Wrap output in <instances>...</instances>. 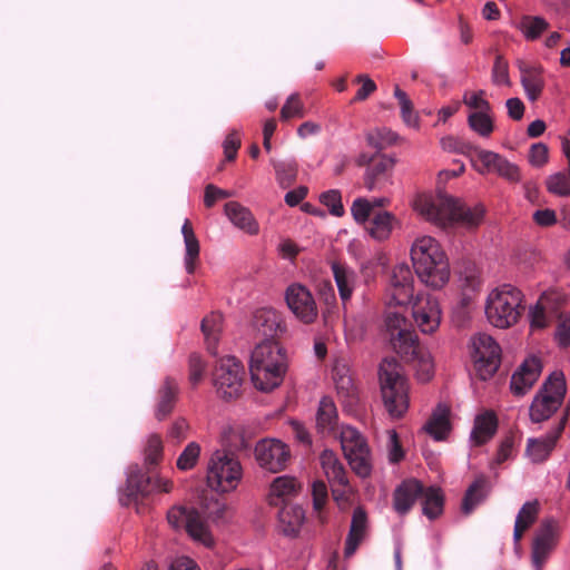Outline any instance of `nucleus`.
Returning a JSON list of instances; mask_svg holds the SVG:
<instances>
[{
	"label": "nucleus",
	"mask_w": 570,
	"mask_h": 570,
	"mask_svg": "<svg viewBox=\"0 0 570 570\" xmlns=\"http://www.w3.org/2000/svg\"><path fill=\"white\" fill-rule=\"evenodd\" d=\"M410 261L419 281L426 287L440 291L451 279L449 256L439 239L419 234L410 245Z\"/></svg>",
	"instance_id": "f257e3e1"
},
{
	"label": "nucleus",
	"mask_w": 570,
	"mask_h": 570,
	"mask_svg": "<svg viewBox=\"0 0 570 570\" xmlns=\"http://www.w3.org/2000/svg\"><path fill=\"white\" fill-rule=\"evenodd\" d=\"M287 371V356L276 341L266 340L257 344L250 354L249 373L254 386L262 392L278 387Z\"/></svg>",
	"instance_id": "f03ea898"
},
{
	"label": "nucleus",
	"mask_w": 570,
	"mask_h": 570,
	"mask_svg": "<svg viewBox=\"0 0 570 570\" xmlns=\"http://www.w3.org/2000/svg\"><path fill=\"white\" fill-rule=\"evenodd\" d=\"M525 312V294L512 283L491 288L484 299L488 323L498 330H509L520 323Z\"/></svg>",
	"instance_id": "7ed1b4c3"
},
{
	"label": "nucleus",
	"mask_w": 570,
	"mask_h": 570,
	"mask_svg": "<svg viewBox=\"0 0 570 570\" xmlns=\"http://www.w3.org/2000/svg\"><path fill=\"white\" fill-rule=\"evenodd\" d=\"M383 405L392 419L403 417L410 407V385L394 358L382 361L379 370Z\"/></svg>",
	"instance_id": "20e7f679"
},
{
	"label": "nucleus",
	"mask_w": 570,
	"mask_h": 570,
	"mask_svg": "<svg viewBox=\"0 0 570 570\" xmlns=\"http://www.w3.org/2000/svg\"><path fill=\"white\" fill-rule=\"evenodd\" d=\"M243 479L239 460L223 450L215 451L207 464L206 481L218 493H229L237 489Z\"/></svg>",
	"instance_id": "39448f33"
},
{
	"label": "nucleus",
	"mask_w": 570,
	"mask_h": 570,
	"mask_svg": "<svg viewBox=\"0 0 570 570\" xmlns=\"http://www.w3.org/2000/svg\"><path fill=\"white\" fill-rule=\"evenodd\" d=\"M566 393L567 382L563 372H552L532 400L530 405L531 421L540 423L550 419L561 406Z\"/></svg>",
	"instance_id": "423d86ee"
},
{
	"label": "nucleus",
	"mask_w": 570,
	"mask_h": 570,
	"mask_svg": "<svg viewBox=\"0 0 570 570\" xmlns=\"http://www.w3.org/2000/svg\"><path fill=\"white\" fill-rule=\"evenodd\" d=\"M245 368L235 356L220 358L212 372V384L218 399L233 401L243 393Z\"/></svg>",
	"instance_id": "0eeeda50"
},
{
	"label": "nucleus",
	"mask_w": 570,
	"mask_h": 570,
	"mask_svg": "<svg viewBox=\"0 0 570 570\" xmlns=\"http://www.w3.org/2000/svg\"><path fill=\"white\" fill-rule=\"evenodd\" d=\"M340 441L351 469L361 478L372 472V455L366 438L351 425H342Z\"/></svg>",
	"instance_id": "6e6552de"
},
{
	"label": "nucleus",
	"mask_w": 570,
	"mask_h": 570,
	"mask_svg": "<svg viewBox=\"0 0 570 570\" xmlns=\"http://www.w3.org/2000/svg\"><path fill=\"white\" fill-rule=\"evenodd\" d=\"M415 297V281L411 267L406 263L395 265L385 288V306L403 308L405 312Z\"/></svg>",
	"instance_id": "1a4fd4ad"
},
{
	"label": "nucleus",
	"mask_w": 570,
	"mask_h": 570,
	"mask_svg": "<svg viewBox=\"0 0 570 570\" xmlns=\"http://www.w3.org/2000/svg\"><path fill=\"white\" fill-rule=\"evenodd\" d=\"M471 357L476 375L488 380L500 366L501 348L492 336L479 334L472 340Z\"/></svg>",
	"instance_id": "9d476101"
},
{
	"label": "nucleus",
	"mask_w": 570,
	"mask_h": 570,
	"mask_svg": "<svg viewBox=\"0 0 570 570\" xmlns=\"http://www.w3.org/2000/svg\"><path fill=\"white\" fill-rule=\"evenodd\" d=\"M450 200L451 195L446 193H419L413 197L411 207L424 220L444 228Z\"/></svg>",
	"instance_id": "9b49d317"
},
{
	"label": "nucleus",
	"mask_w": 570,
	"mask_h": 570,
	"mask_svg": "<svg viewBox=\"0 0 570 570\" xmlns=\"http://www.w3.org/2000/svg\"><path fill=\"white\" fill-rule=\"evenodd\" d=\"M485 214L487 208L482 203L468 204L451 195L449 214L443 229L463 227L474 230L482 225Z\"/></svg>",
	"instance_id": "f8f14e48"
},
{
	"label": "nucleus",
	"mask_w": 570,
	"mask_h": 570,
	"mask_svg": "<svg viewBox=\"0 0 570 570\" xmlns=\"http://www.w3.org/2000/svg\"><path fill=\"white\" fill-rule=\"evenodd\" d=\"M257 464L265 471L278 473L291 460L289 446L278 439L259 440L254 448Z\"/></svg>",
	"instance_id": "ddd939ff"
},
{
	"label": "nucleus",
	"mask_w": 570,
	"mask_h": 570,
	"mask_svg": "<svg viewBox=\"0 0 570 570\" xmlns=\"http://www.w3.org/2000/svg\"><path fill=\"white\" fill-rule=\"evenodd\" d=\"M412 317L422 334L435 333L442 321V308L439 299L428 293L420 292L411 304Z\"/></svg>",
	"instance_id": "4468645a"
},
{
	"label": "nucleus",
	"mask_w": 570,
	"mask_h": 570,
	"mask_svg": "<svg viewBox=\"0 0 570 570\" xmlns=\"http://www.w3.org/2000/svg\"><path fill=\"white\" fill-rule=\"evenodd\" d=\"M285 301L294 316L304 324H313L318 317V307L312 292L299 283H293L285 291Z\"/></svg>",
	"instance_id": "2eb2a0df"
},
{
	"label": "nucleus",
	"mask_w": 570,
	"mask_h": 570,
	"mask_svg": "<svg viewBox=\"0 0 570 570\" xmlns=\"http://www.w3.org/2000/svg\"><path fill=\"white\" fill-rule=\"evenodd\" d=\"M384 324L396 353L404 351L405 347H411V344L419 340L416 333L407 328V318L404 312L385 306Z\"/></svg>",
	"instance_id": "dca6fc26"
},
{
	"label": "nucleus",
	"mask_w": 570,
	"mask_h": 570,
	"mask_svg": "<svg viewBox=\"0 0 570 570\" xmlns=\"http://www.w3.org/2000/svg\"><path fill=\"white\" fill-rule=\"evenodd\" d=\"M475 153L481 166L474 165V167L480 174L495 173L510 183H519L521 180L520 168L500 154L476 148Z\"/></svg>",
	"instance_id": "f3484780"
},
{
	"label": "nucleus",
	"mask_w": 570,
	"mask_h": 570,
	"mask_svg": "<svg viewBox=\"0 0 570 570\" xmlns=\"http://www.w3.org/2000/svg\"><path fill=\"white\" fill-rule=\"evenodd\" d=\"M567 421L568 413H564L544 436L528 440L527 455L532 462L541 463L549 458L566 428Z\"/></svg>",
	"instance_id": "a211bd4d"
},
{
	"label": "nucleus",
	"mask_w": 570,
	"mask_h": 570,
	"mask_svg": "<svg viewBox=\"0 0 570 570\" xmlns=\"http://www.w3.org/2000/svg\"><path fill=\"white\" fill-rule=\"evenodd\" d=\"M560 294L556 291L543 292L537 302L529 306L528 320L532 331L543 330L550 324V313H552L560 302Z\"/></svg>",
	"instance_id": "6ab92c4d"
},
{
	"label": "nucleus",
	"mask_w": 570,
	"mask_h": 570,
	"mask_svg": "<svg viewBox=\"0 0 570 570\" xmlns=\"http://www.w3.org/2000/svg\"><path fill=\"white\" fill-rule=\"evenodd\" d=\"M541 371L542 364L539 357L530 356L525 358L511 377V392L517 396L524 395L538 381Z\"/></svg>",
	"instance_id": "aec40b11"
},
{
	"label": "nucleus",
	"mask_w": 570,
	"mask_h": 570,
	"mask_svg": "<svg viewBox=\"0 0 570 570\" xmlns=\"http://www.w3.org/2000/svg\"><path fill=\"white\" fill-rule=\"evenodd\" d=\"M402 357L411 361L415 367L416 379L421 382H429L434 376V361L430 351L420 344L416 340L411 347H405L399 352Z\"/></svg>",
	"instance_id": "412c9836"
},
{
	"label": "nucleus",
	"mask_w": 570,
	"mask_h": 570,
	"mask_svg": "<svg viewBox=\"0 0 570 570\" xmlns=\"http://www.w3.org/2000/svg\"><path fill=\"white\" fill-rule=\"evenodd\" d=\"M127 481L129 488L141 495L170 493L174 489V482L170 479L163 475L148 476L139 471L131 472Z\"/></svg>",
	"instance_id": "4be33fe9"
},
{
	"label": "nucleus",
	"mask_w": 570,
	"mask_h": 570,
	"mask_svg": "<svg viewBox=\"0 0 570 570\" xmlns=\"http://www.w3.org/2000/svg\"><path fill=\"white\" fill-rule=\"evenodd\" d=\"M302 490V483L292 475L275 478L268 488L267 502L269 505L281 507L296 497Z\"/></svg>",
	"instance_id": "5701e85b"
},
{
	"label": "nucleus",
	"mask_w": 570,
	"mask_h": 570,
	"mask_svg": "<svg viewBox=\"0 0 570 570\" xmlns=\"http://www.w3.org/2000/svg\"><path fill=\"white\" fill-rule=\"evenodd\" d=\"M333 380L342 405L352 410L358 403V390L345 366H335Z\"/></svg>",
	"instance_id": "b1692460"
},
{
	"label": "nucleus",
	"mask_w": 570,
	"mask_h": 570,
	"mask_svg": "<svg viewBox=\"0 0 570 570\" xmlns=\"http://www.w3.org/2000/svg\"><path fill=\"white\" fill-rule=\"evenodd\" d=\"M423 493V484L410 479L403 481L394 491L393 508L400 514H406L414 505L416 499Z\"/></svg>",
	"instance_id": "393cba45"
},
{
	"label": "nucleus",
	"mask_w": 570,
	"mask_h": 570,
	"mask_svg": "<svg viewBox=\"0 0 570 570\" xmlns=\"http://www.w3.org/2000/svg\"><path fill=\"white\" fill-rule=\"evenodd\" d=\"M179 385L176 379L167 376L158 390V401L155 407V417L164 421L171 414L178 400Z\"/></svg>",
	"instance_id": "a878e982"
},
{
	"label": "nucleus",
	"mask_w": 570,
	"mask_h": 570,
	"mask_svg": "<svg viewBox=\"0 0 570 570\" xmlns=\"http://www.w3.org/2000/svg\"><path fill=\"white\" fill-rule=\"evenodd\" d=\"M394 160L392 158L380 157L365 173L364 184L367 190L383 189L391 184Z\"/></svg>",
	"instance_id": "bb28decb"
},
{
	"label": "nucleus",
	"mask_w": 570,
	"mask_h": 570,
	"mask_svg": "<svg viewBox=\"0 0 570 570\" xmlns=\"http://www.w3.org/2000/svg\"><path fill=\"white\" fill-rule=\"evenodd\" d=\"M498 430V417L493 411H483L474 419L470 442L473 446H480L489 442Z\"/></svg>",
	"instance_id": "cd10ccee"
},
{
	"label": "nucleus",
	"mask_w": 570,
	"mask_h": 570,
	"mask_svg": "<svg viewBox=\"0 0 570 570\" xmlns=\"http://www.w3.org/2000/svg\"><path fill=\"white\" fill-rule=\"evenodd\" d=\"M225 215L230 223L248 235H257L259 225L252 212L237 202H228L225 204Z\"/></svg>",
	"instance_id": "c85d7f7f"
},
{
	"label": "nucleus",
	"mask_w": 570,
	"mask_h": 570,
	"mask_svg": "<svg viewBox=\"0 0 570 570\" xmlns=\"http://www.w3.org/2000/svg\"><path fill=\"white\" fill-rule=\"evenodd\" d=\"M561 150L567 159V169L557 171L546 179L547 190L559 197L570 196V142L568 140L561 141Z\"/></svg>",
	"instance_id": "c756f323"
},
{
	"label": "nucleus",
	"mask_w": 570,
	"mask_h": 570,
	"mask_svg": "<svg viewBox=\"0 0 570 570\" xmlns=\"http://www.w3.org/2000/svg\"><path fill=\"white\" fill-rule=\"evenodd\" d=\"M331 268L338 289L340 298L345 306L352 298L356 287V273L353 268L340 262H333Z\"/></svg>",
	"instance_id": "7c9ffc66"
},
{
	"label": "nucleus",
	"mask_w": 570,
	"mask_h": 570,
	"mask_svg": "<svg viewBox=\"0 0 570 570\" xmlns=\"http://www.w3.org/2000/svg\"><path fill=\"white\" fill-rule=\"evenodd\" d=\"M367 530V515L362 507H357L352 515L351 527L345 541L344 554L351 557L365 538Z\"/></svg>",
	"instance_id": "2f4dec72"
},
{
	"label": "nucleus",
	"mask_w": 570,
	"mask_h": 570,
	"mask_svg": "<svg viewBox=\"0 0 570 570\" xmlns=\"http://www.w3.org/2000/svg\"><path fill=\"white\" fill-rule=\"evenodd\" d=\"M557 543V538L550 524L544 525L537 534L532 546V561L535 570H542L543 563Z\"/></svg>",
	"instance_id": "473e14b6"
},
{
	"label": "nucleus",
	"mask_w": 570,
	"mask_h": 570,
	"mask_svg": "<svg viewBox=\"0 0 570 570\" xmlns=\"http://www.w3.org/2000/svg\"><path fill=\"white\" fill-rule=\"evenodd\" d=\"M181 234L185 244V269L188 274H194L199 262L200 245L189 219H185L181 226Z\"/></svg>",
	"instance_id": "72a5a7b5"
},
{
	"label": "nucleus",
	"mask_w": 570,
	"mask_h": 570,
	"mask_svg": "<svg viewBox=\"0 0 570 570\" xmlns=\"http://www.w3.org/2000/svg\"><path fill=\"white\" fill-rule=\"evenodd\" d=\"M394 214L387 210H381L373 215L366 224V233L375 240H386L390 238L396 224Z\"/></svg>",
	"instance_id": "f704fd0d"
},
{
	"label": "nucleus",
	"mask_w": 570,
	"mask_h": 570,
	"mask_svg": "<svg viewBox=\"0 0 570 570\" xmlns=\"http://www.w3.org/2000/svg\"><path fill=\"white\" fill-rule=\"evenodd\" d=\"M338 415L334 401L324 396L321 399L316 413V428L324 435L332 434L337 426Z\"/></svg>",
	"instance_id": "c9c22d12"
},
{
	"label": "nucleus",
	"mask_w": 570,
	"mask_h": 570,
	"mask_svg": "<svg viewBox=\"0 0 570 570\" xmlns=\"http://www.w3.org/2000/svg\"><path fill=\"white\" fill-rule=\"evenodd\" d=\"M450 409L439 404L426 422L424 430L436 441L444 440L450 432Z\"/></svg>",
	"instance_id": "e433bc0d"
},
{
	"label": "nucleus",
	"mask_w": 570,
	"mask_h": 570,
	"mask_svg": "<svg viewBox=\"0 0 570 570\" xmlns=\"http://www.w3.org/2000/svg\"><path fill=\"white\" fill-rule=\"evenodd\" d=\"M320 462L330 484H343L347 479L343 463L332 450H324L320 455Z\"/></svg>",
	"instance_id": "4c0bfd02"
},
{
	"label": "nucleus",
	"mask_w": 570,
	"mask_h": 570,
	"mask_svg": "<svg viewBox=\"0 0 570 570\" xmlns=\"http://www.w3.org/2000/svg\"><path fill=\"white\" fill-rule=\"evenodd\" d=\"M189 515H190L189 520H188L187 525L185 528L187 533H188V535L195 542H198V543L203 544L206 548L214 547L215 539H214V537H213V534H212L207 523L205 522V520L200 515V513L197 510H195Z\"/></svg>",
	"instance_id": "58836bf2"
},
{
	"label": "nucleus",
	"mask_w": 570,
	"mask_h": 570,
	"mask_svg": "<svg viewBox=\"0 0 570 570\" xmlns=\"http://www.w3.org/2000/svg\"><path fill=\"white\" fill-rule=\"evenodd\" d=\"M517 28L527 41H535L549 30L550 23L543 17L527 14L520 18Z\"/></svg>",
	"instance_id": "ea45409f"
},
{
	"label": "nucleus",
	"mask_w": 570,
	"mask_h": 570,
	"mask_svg": "<svg viewBox=\"0 0 570 570\" xmlns=\"http://www.w3.org/2000/svg\"><path fill=\"white\" fill-rule=\"evenodd\" d=\"M539 514V502L537 500L525 502L520 509L514 523L513 539L520 541L523 533L535 522Z\"/></svg>",
	"instance_id": "a19ab883"
},
{
	"label": "nucleus",
	"mask_w": 570,
	"mask_h": 570,
	"mask_svg": "<svg viewBox=\"0 0 570 570\" xmlns=\"http://www.w3.org/2000/svg\"><path fill=\"white\" fill-rule=\"evenodd\" d=\"M466 122L469 128L483 139H489L495 129L492 109L484 112H469Z\"/></svg>",
	"instance_id": "79ce46f5"
},
{
	"label": "nucleus",
	"mask_w": 570,
	"mask_h": 570,
	"mask_svg": "<svg viewBox=\"0 0 570 570\" xmlns=\"http://www.w3.org/2000/svg\"><path fill=\"white\" fill-rule=\"evenodd\" d=\"M223 316L219 313H210L202 321V331L205 336L207 350L212 354L217 353V344L222 331Z\"/></svg>",
	"instance_id": "37998d69"
},
{
	"label": "nucleus",
	"mask_w": 570,
	"mask_h": 570,
	"mask_svg": "<svg viewBox=\"0 0 570 570\" xmlns=\"http://www.w3.org/2000/svg\"><path fill=\"white\" fill-rule=\"evenodd\" d=\"M282 530L286 535H295L304 521V512L299 507H285L278 513Z\"/></svg>",
	"instance_id": "c03bdc74"
},
{
	"label": "nucleus",
	"mask_w": 570,
	"mask_h": 570,
	"mask_svg": "<svg viewBox=\"0 0 570 570\" xmlns=\"http://www.w3.org/2000/svg\"><path fill=\"white\" fill-rule=\"evenodd\" d=\"M423 513L431 520L436 519L443 511L444 497L440 488L431 487L423 490Z\"/></svg>",
	"instance_id": "a18cd8bd"
},
{
	"label": "nucleus",
	"mask_w": 570,
	"mask_h": 570,
	"mask_svg": "<svg viewBox=\"0 0 570 570\" xmlns=\"http://www.w3.org/2000/svg\"><path fill=\"white\" fill-rule=\"evenodd\" d=\"M394 96L399 100L403 122L407 127L419 130L420 117L419 114L414 111L413 104L407 97L406 92L396 86L394 89Z\"/></svg>",
	"instance_id": "49530a36"
},
{
	"label": "nucleus",
	"mask_w": 570,
	"mask_h": 570,
	"mask_svg": "<svg viewBox=\"0 0 570 570\" xmlns=\"http://www.w3.org/2000/svg\"><path fill=\"white\" fill-rule=\"evenodd\" d=\"M365 137L368 146L379 150L395 145L400 140L396 132L385 127L371 129Z\"/></svg>",
	"instance_id": "de8ad7c7"
},
{
	"label": "nucleus",
	"mask_w": 570,
	"mask_h": 570,
	"mask_svg": "<svg viewBox=\"0 0 570 570\" xmlns=\"http://www.w3.org/2000/svg\"><path fill=\"white\" fill-rule=\"evenodd\" d=\"M164 454L163 439L159 434L151 433L147 436L142 455L145 464H157L161 461Z\"/></svg>",
	"instance_id": "09e8293b"
},
{
	"label": "nucleus",
	"mask_w": 570,
	"mask_h": 570,
	"mask_svg": "<svg viewBox=\"0 0 570 570\" xmlns=\"http://www.w3.org/2000/svg\"><path fill=\"white\" fill-rule=\"evenodd\" d=\"M485 482L482 479L475 480L466 490L462 510L465 514H469L482 500L485 498Z\"/></svg>",
	"instance_id": "8fccbe9b"
},
{
	"label": "nucleus",
	"mask_w": 570,
	"mask_h": 570,
	"mask_svg": "<svg viewBox=\"0 0 570 570\" xmlns=\"http://www.w3.org/2000/svg\"><path fill=\"white\" fill-rule=\"evenodd\" d=\"M276 179L283 188L289 187L297 177L298 167L295 160L273 163Z\"/></svg>",
	"instance_id": "3c124183"
},
{
	"label": "nucleus",
	"mask_w": 570,
	"mask_h": 570,
	"mask_svg": "<svg viewBox=\"0 0 570 570\" xmlns=\"http://www.w3.org/2000/svg\"><path fill=\"white\" fill-rule=\"evenodd\" d=\"M306 115L305 105L298 94H292L287 97L281 108V119L288 121L293 118H303Z\"/></svg>",
	"instance_id": "603ef678"
},
{
	"label": "nucleus",
	"mask_w": 570,
	"mask_h": 570,
	"mask_svg": "<svg viewBox=\"0 0 570 570\" xmlns=\"http://www.w3.org/2000/svg\"><path fill=\"white\" fill-rule=\"evenodd\" d=\"M332 497L341 510H347L355 495L354 488L350 484L348 479H345L343 484H331Z\"/></svg>",
	"instance_id": "864d4df0"
},
{
	"label": "nucleus",
	"mask_w": 570,
	"mask_h": 570,
	"mask_svg": "<svg viewBox=\"0 0 570 570\" xmlns=\"http://www.w3.org/2000/svg\"><path fill=\"white\" fill-rule=\"evenodd\" d=\"M233 508L219 501H216L207 513V520L217 527L228 524L233 520Z\"/></svg>",
	"instance_id": "5fc2aeb1"
},
{
	"label": "nucleus",
	"mask_w": 570,
	"mask_h": 570,
	"mask_svg": "<svg viewBox=\"0 0 570 570\" xmlns=\"http://www.w3.org/2000/svg\"><path fill=\"white\" fill-rule=\"evenodd\" d=\"M200 451V445L197 442L188 443L177 459V469L180 471L191 470L199 460Z\"/></svg>",
	"instance_id": "6e6d98bb"
},
{
	"label": "nucleus",
	"mask_w": 570,
	"mask_h": 570,
	"mask_svg": "<svg viewBox=\"0 0 570 570\" xmlns=\"http://www.w3.org/2000/svg\"><path fill=\"white\" fill-rule=\"evenodd\" d=\"M255 318L257 323L262 322V325L267 327L264 330L265 335H277L285 331V326L281 324L278 315L273 309H262Z\"/></svg>",
	"instance_id": "4d7b16f0"
},
{
	"label": "nucleus",
	"mask_w": 570,
	"mask_h": 570,
	"mask_svg": "<svg viewBox=\"0 0 570 570\" xmlns=\"http://www.w3.org/2000/svg\"><path fill=\"white\" fill-rule=\"evenodd\" d=\"M462 101L469 108V112H484L492 109L484 90L465 91Z\"/></svg>",
	"instance_id": "13d9d810"
},
{
	"label": "nucleus",
	"mask_w": 570,
	"mask_h": 570,
	"mask_svg": "<svg viewBox=\"0 0 570 570\" xmlns=\"http://www.w3.org/2000/svg\"><path fill=\"white\" fill-rule=\"evenodd\" d=\"M206 362L198 354H191L188 360V381L193 387H197L204 380Z\"/></svg>",
	"instance_id": "bf43d9fd"
},
{
	"label": "nucleus",
	"mask_w": 570,
	"mask_h": 570,
	"mask_svg": "<svg viewBox=\"0 0 570 570\" xmlns=\"http://www.w3.org/2000/svg\"><path fill=\"white\" fill-rule=\"evenodd\" d=\"M554 341L561 348L570 346V312H563L559 315L554 331Z\"/></svg>",
	"instance_id": "052dcab7"
},
{
	"label": "nucleus",
	"mask_w": 570,
	"mask_h": 570,
	"mask_svg": "<svg viewBox=\"0 0 570 570\" xmlns=\"http://www.w3.org/2000/svg\"><path fill=\"white\" fill-rule=\"evenodd\" d=\"M521 83L524 88L527 97L532 101L539 98L544 86L543 79L537 72H528L523 75L521 78Z\"/></svg>",
	"instance_id": "680f3d73"
},
{
	"label": "nucleus",
	"mask_w": 570,
	"mask_h": 570,
	"mask_svg": "<svg viewBox=\"0 0 570 570\" xmlns=\"http://www.w3.org/2000/svg\"><path fill=\"white\" fill-rule=\"evenodd\" d=\"M373 210L371 208L370 199L365 197H357L351 205V215L353 219L360 225H366L371 220Z\"/></svg>",
	"instance_id": "e2e57ef3"
},
{
	"label": "nucleus",
	"mask_w": 570,
	"mask_h": 570,
	"mask_svg": "<svg viewBox=\"0 0 570 570\" xmlns=\"http://www.w3.org/2000/svg\"><path fill=\"white\" fill-rule=\"evenodd\" d=\"M320 202L328 208V212L336 217L344 215L345 209L342 203V196L340 190L330 189L324 191L320 196Z\"/></svg>",
	"instance_id": "0e129e2a"
},
{
	"label": "nucleus",
	"mask_w": 570,
	"mask_h": 570,
	"mask_svg": "<svg viewBox=\"0 0 570 570\" xmlns=\"http://www.w3.org/2000/svg\"><path fill=\"white\" fill-rule=\"evenodd\" d=\"M387 435V459L390 463H399L404 459V451L399 440V434L395 430H389Z\"/></svg>",
	"instance_id": "69168bd1"
},
{
	"label": "nucleus",
	"mask_w": 570,
	"mask_h": 570,
	"mask_svg": "<svg viewBox=\"0 0 570 570\" xmlns=\"http://www.w3.org/2000/svg\"><path fill=\"white\" fill-rule=\"evenodd\" d=\"M492 80L498 86L510 85L509 65L502 56H497L492 69Z\"/></svg>",
	"instance_id": "338daca9"
},
{
	"label": "nucleus",
	"mask_w": 570,
	"mask_h": 570,
	"mask_svg": "<svg viewBox=\"0 0 570 570\" xmlns=\"http://www.w3.org/2000/svg\"><path fill=\"white\" fill-rule=\"evenodd\" d=\"M440 145L445 151L462 155H468L470 150L474 149L472 145L454 136H446L441 138Z\"/></svg>",
	"instance_id": "774afa93"
}]
</instances>
